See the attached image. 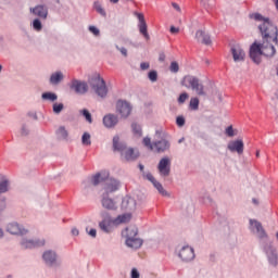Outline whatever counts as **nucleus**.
Here are the masks:
<instances>
[{
  "label": "nucleus",
  "mask_w": 278,
  "mask_h": 278,
  "mask_svg": "<svg viewBox=\"0 0 278 278\" xmlns=\"http://www.w3.org/2000/svg\"><path fill=\"white\" fill-rule=\"evenodd\" d=\"M250 18L256 21L257 23H262L258 26L261 31V36L264 40H275L277 42V26L270 22V18L262 16L261 13H251Z\"/></svg>",
  "instance_id": "obj_1"
},
{
  "label": "nucleus",
  "mask_w": 278,
  "mask_h": 278,
  "mask_svg": "<svg viewBox=\"0 0 278 278\" xmlns=\"http://www.w3.org/2000/svg\"><path fill=\"white\" fill-rule=\"evenodd\" d=\"M155 138L156 139L153 141V151L155 153H166V151H170V135H168V132L156 129Z\"/></svg>",
  "instance_id": "obj_2"
},
{
  "label": "nucleus",
  "mask_w": 278,
  "mask_h": 278,
  "mask_svg": "<svg viewBox=\"0 0 278 278\" xmlns=\"http://www.w3.org/2000/svg\"><path fill=\"white\" fill-rule=\"evenodd\" d=\"M89 86L100 99H105L108 97V85L105 84V79L101 77V75L96 74L89 79Z\"/></svg>",
  "instance_id": "obj_3"
},
{
  "label": "nucleus",
  "mask_w": 278,
  "mask_h": 278,
  "mask_svg": "<svg viewBox=\"0 0 278 278\" xmlns=\"http://www.w3.org/2000/svg\"><path fill=\"white\" fill-rule=\"evenodd\" d=\"M181 86L185 88L191 89L200 97L205 96V90L203 84L197 78V76L187 75L181 80Z\"/></svg>",
  "instance_id": "obj_4"
},
{
  "label": "nucleus",
  "mask_w": 278,
  "mask_h": 278,
  "mask_svg": "<svg viewBox=\"0 0 278 278\" xmlns=\"http://www.w3.org/2000/svg\"><path fill=\"white\" fill-rule=\"evenodd\" d=\"M263 251L266 254L269 266H271L273 268H277L278 266L277 249H275V247H273L271 243H265L263 245Z\"/></svg>",
  "instance_id": "obj_5"
},
{
  "label": "nucleus",
  "mask_w": 278,
  "mask_h": 278,
  "mask_svg": "<svg viewBox=\"0 0 278 278\" xmlns=\"http://www.w3.org/2000/svg\"><path fill=\"white\" fill-rule=\"evenodd\" d=\"M250 230L252 233H255L260 240H266L268 239V235L266 233V230L264 229V226H262V223L257 219H250Z\"/></svg>",
  "instance_id": "obj_6"
},
{
  "label": "nucleus",
  "mask_w": 278,
  "mask_h": 278,
  "mask_svg": "<svg viewBox=\"0 0 278 278\" xmlns=\"http://www.w3.org/2000/svg\"><path fill=\"white\" fill-rule=\"evenodd\" d=\"M270 42H274L278 47V28H277V41L274 39L266 40L263 38L262 47H263V55H265V58H275V53H277L275 46Z\"/></svg>",
  "instance_id": "obj_7"
},
{
  "label": "nucleus",
  "mask_w": 278,
  "mask_h": 278,
  "mask_svg": "<svg viewBox=\"0 0 278 278\" xmlns=\"http://www.w3.org/2000/svg\"><path fill=\"white\" fill-rule=\"evenodd\" d=\"M42 260L46 266H49L50 268L60 266V262L58 261V252L54 250H46L42 254Z\"/></svg>",
  "instance_id": "obj_8"
},
{
  "label": "nucleus",
  "mask_w": 278,
  "mask_h": 278,
  "mask_svg": "<svg viewBox=\"0 0 278 278\" xmlns=\"http://www.w3.org/2000/svg\"><path fill=\"white\" fill-rule=\"evenodd\" d=\"M131 104L126 100H118L116 102V112L122 118H129L131 115Z\"/></svg>",
  "instance_id": "obj_9"
},
{
  "label": "nucleus",
  "mask_w": 278,
  "mask_h": 278,
  "mask_svg": "<svg viewBox=\"0 0 278 278\" xmlns=\"http://www.w3.org/2000/svg\"><path fill=\"white\" fill-rule=\"evenodd\" d=\"M264 50L262 43L254 42L250 47V58L255 64H261Z\"/></svg>",
  "instance_id": "obj_10"
},
{
  "label": "nucleus",
  "mask_w": 278,
  "mask_h": 278,
  "mask_svg": "<svg viewBox=\"0 0 278 278\" xmlns=\"http://www.w3.org/2000/svg\"><path fill=\"white\" fill-rule=\"evenodd\" d=\"M68 86L76 94H86V92H88V83L84 80L74 78Z\"/></svg>",
  "instance_id": "obj_11"
},
{
  "label": "nucleus",
  "mask_w": 278,
  "mask_h": 278,
  "mask_svg": "<svg viewBox=\"0 0 278 278\" xmlns=\"http://www.w3.org/2000/svg\"><path fill=\"white\" fill-rule=\"evenodd\" d=\"M170 157L164 156L157 164V170L160 177H168L170 175Z\"/></svg>",
  "instance_id": "obj_12"
},
{
  "label": "nucleus",
  "mask_w": 278,
  "mask_h": 278,
  "mask_svg": "<svg viewBox=\"0 0 278 278\" xmlns=\"http://www.w3.org/2000/svg\"><path fill=\"white\" fill-rule=\"evenodd\" d=\"M230 53L232 55L233 62H244L247 53L240 43H233L230 46Z\"/></svg>",
  "instance_id": "obj_13"
},
{
  "label": "nucleus",
  "mask_w": 278,
  "mask_h": 278,
  "mask_svg": "<svg viewBox=\"0 0 278 278\" xmlns=\"http://www.w3.org/2000/svg\"><path fill=\"white\" fill-rule=\"evenodd\" d=\"M143 179L152 182L153 187L157 190L159 193L162 194V197H170V194H168V191H166V189H164V186H162V182L157 181L155 177H153V174H143Z\"/></svg>",
  "instance_id": "obj_14"
},
{
  "label": "nucleus",
  "mask_w": 278,
  "mask_h": 278,
  "mask_svg": "<svg viewBox=\"0 0 278 278\" xmlns=\"http://www.w3.org/2000/svg\"><path fill=\"white\" fill-rule=\"evenodd\" d=\"M143 179L152 182L153 187L157 190L159 193L162 194V197H170V194H168V191H166V189H164V186H162V182L157 181L155 177H153V174H143Z\"/></svg>",
  "instance_id": "obj_15"
},
{
  "label": "nucleus",
  "mask_w": 278,
  "mask_h": 278,
  "mask_svg": "<svg viewBox=\"0 0 278 278\" xmlns=\"http://www.w3.org/2000/svg\"><path fill=\"white\" fill-rule=\"evenodd\" d=\"M143 179L152 182L153 187L157 190L159 193L162 194V197H170V194H168V191H166V189H164V186H162V182L157 181L155 177H153V174H143Z\"/></svg>",
  "instance_id": "obj_16"
},
{
  "label": "nucleus",
  "mask_w": 278,
  "mask_h": 278,
  "mask_svg": "<svg viewBox=\"0 0 278 278\" xmlns=\"http://www.w3.org/2000/svg\"><path fill=\"white\" fill-rule=\"evenodd\" d=\"M178 257H180L182 262H192V260H194V249L190 245L182 247L178 253Z\"/></svg>",
  "instance_id": "obj_17"
},
{
  "label": "nucleus",
  "mask_w": 278,
  "mask_h": 278,
  "mask_svg": "<svg viewBox=\"0 0 278 278\" xmlns=\"http://www.w3.org/2000/svg\"><path fill=\"white\" fill-rule=\"evenodd\" d=\"M227 149L231 153L242 155V153H244V141H242V139L232 140L228 143Z\"/></svg>",
  "instance_id": "obj_18"
},
{
  "label": "nucleus",
  "mask_w": 278,
  "mask_h": 278,
  "mask_svg": "<svg viewBox=\"0 0 278 278\" xmlns=\"http://www.w3.org/2000/svg\"><path fill=\"white\" fill-rule=\"evenodd\" d=\"M135 14L139 21L138 23L139 33L142 34L146 40H151V36H149V31L147 29V22L144 21V14L142 13H135Z\"/></svg>",
  "instance_id": "obj_19"
},
{
  "label": "nucleus",
  "mask_w": 278,
  "mask_h": 278,
  "mask_svg": "<svg viewBox=\"0 0 278 278\" xmlns=\"http://www.w3.org/2000/svg\"><path fill=\"white\" fill-rule=\"evenodd\" d=\"M102 123L106 129H114L118 125V116L116 114L109 113L103 116Z\"/></svg>",
  "instance_id": "obj_20"
},
{
  "label": "nucleus",
  "mask_w": 278,
  "mask_h": 278,
  "mask_svg": "<svg viewBox=\"0 0 278 278\" xmlns=\"http://www.w3.org/2000/svg\"><path fill=\"white\" fill-rule=\"evenodd\" d=\"M121 188V180L115 179V178H109L105 181V186H104V193H112V192H116V190H119Z\"/></svg>",
  "instance_id": "obj_21"
},
{
  "label": "nucleus",
  "mask_w": 278,
  "mask_h": 278,
  "mask_svg": "<svg viewBox=\"0 0 278 278\" xmlns=\"http://www.w3.org/2000/svg\"><path fill=\"white\" fill-rule=\"evenodd\" d=\"M101 203L104 210H117L116 201L110 198V193H102Z\"/></svg>",
  "instance_id": "obj_22"
},
{
  "label": "nucleus",
  "mask_w": 278,
  "mask_h": 278,
  "mask_svg": "<svg viewBox=\"0 0 278 278\" xmlns=\"http://www.w3.org/2000/svg\"><path fill=\"white\" fill-rule=\"evenodd\" d=\"M62 81H64V73L62 71H56L50 75V86H60Z\"/></svg>",
  "instance_id": "obj_23"
},
{
  "label": "nucleus",
  "mask_w": 278,
  "mask_h": 278,
  "mask_svg": "<svg viewBox=\"0 0 278 278\" xmlns=\"http://www.w3.org/2000/svg\"><path fill=\"white\" fill-rule=\"evenodd\" d=\"M195 39L198 40V42L206 45V47H210V45H212V37L210 36V34H206L203 30H197Z\"/></svg>",
  "instance_id": "obj_24"
},
{
  "label": "nucleus",
  "mask_w": 278,
  "mask_h": 278,
  "mask_svg": "<svg viewBox=\"0 0 278 278\" xmlns=\"http://www.w3.org/2000/svg\"><path fill=\"white\" fill-rule=\"evenodd\" d=\"M122 210H126L127 212H134V210H136V199L131 197H125L122 200Z\"/></svg>",
  "instance_id": "obj_25"
},
{
  "label": "nucleus",
  "mask_w": 278,
  "mask_h": 278,
  "mask_svg": "<svg viewBox=\"0 0 278 278\" xmlns=\"http://www.w3.org/2000/svg\"><path fill=\"white\" fill-rule=\"evenodd\" d=\"M122 160L126 162H136L138 160V152L134 148H127L123 154H121Z\"/></svg>",
  "instance_id": "obj_26"
},
{
  "label": "nucleus",
  "mask_w": 278,
  "mask_h": 278,
  "mask_svg": "<svg viewBox=\"0 0 278 278\" xmlns=\"http://www.w3.org/2000/svg\"><path fill=\"white\" fill-rule=\"evenodd\" d=\"M7 230L9 231V233H12L13 236H25V233H27V230H25V228H22L16 223L9 224Z\"/></svg>",
  "instance_id": "obj_27"
},
{
  "label": "nucleus",
  "mask_w": 278,
  "mask_h": 278,
  "mask_svg": "<svg viewBox=\"0 0 278 278\" xmlns=\"http://www.w3.org/2000/svg\"><path fill=\"white\" fill-rule=\"evenodd\" d=\"M126 149H127V143H125V141H121V137L114 136L113 137V150L117 151L122 155Z\"/></svg>",
  "instance_id": "obj_28"
},
{
  "label": "nucleus",
  "mask_w": 278,
  "mask_h": 278,
  "mask_svg": "<svg viewBox=\"0 0 278 278\" xmlns=\"http://www.w3.org/2000/svg\"><path fill=\"white\" fill-rule=\"evenodd\" d=\"M114 219H112V217H105L104 219H102L99 223V227L101 229V231H103L104 233H112V225H114L112 222Z\"/></svg>",
  "instance_id": "obj_29"
},
{
  "label": "nucleus",
  "mask_w": 278,
  "mask_h": 278,
  "mask_svg": "<svg viewBox=\"0 0 278 278\" xmlns=\"http://www.w3.org/2000/svg\"><path fill=\"white\" fill-rule=\"evenodd\" d=\"M36 16H38V18H40L41 21H47V17L49 16V7L45 4L37 5Z\"/></svg>",
  "instance_id": "obj_30"
},
{
  "label": "nucleus",
  "mask_w": 278,
  "mask_h": 278,
  "mask_svg": "<svg viewBox=\"0 0 278 278\" xmlns=\"http://www.w3.org/2000/svg\"><path fill=\"white\" fill-rule=\"evenodd\" d=\"M122 236L126 238V240L129 238H138V228L134 226L127 227L122 231Z\"/></svg>",
  "instance_id": "obj_31"
},
{
  "label": "nucleus",
  "mask_w": 278,
  "mask_h": 278,
  "mask_svg": "<svg viewBox=\"0 0 278 278\" xmlns=\"http://www.w3.org/2000/svg\"><path fill=\"white\" fill-rule=\"evenodd\" d=\"M126 245L129 249H140L142 247V239L135 237L126 239Z\"/></svg>",
  "instance_id": "obj_32"
},
{
  "label": "nucleus",
  "mask_w": 278,
  "mask_h": 278,
  "mask_svg": "<svg viewBox=\"0 0 278 278\" xmlns=\"http://www.w3.org/2000/svg\"><path fill=\"white\" fill-rule=\"evenodd\" d=\"M131 220V214H123L118 215L116 218L112 220L113 225H123V223H129Z\"/></svg>",
  "instance_id": "obj_33"
},
{
  "label": "nucleus",
  "mask_w": 278,
  "mask_h": 278,
  "mask_svg": "<svg viewBox=\"0 0 278 278\" xmlns=\"http://www.w3.org/2000/svg\"><path fill=\"white\" fill-rule=\"evenodd\" d=\"M55 134L59 140H68V130H66V127L60 126Z\"/></svg>",
  "instance_id": "obj_34"
},
{
  "label": "nucleus",
  "mask_w": 278,
  "mask_h": 278,
  "mask_svg": "<svg viewBox=\"0 0 278 278\" xmlns=\"http://www.w3.org/2000/svg\"><path fill=\"white\" fill-rule=\"evenodd\" d=\"M41 99L43 101H51L53 103L54 101H58V94L51 91H47L41 94Z\"/></svg>",
  "instance_id": "obj_35"
},
{
  "label": "nucleus",
  "mask_w": 278,
  "mask_h": 278,
  "mask_svg": "<svg viewBox=\"0 0 278 278\" xmlns=\"http://www.w3.org/2000/svg\"><path fill=\"white\" fill-rule=\"evenodd\" d=\"M21 247L22 249H34L36 247V242L31 239H23Z\"/></svg>",
  "instance_id": "obj_36"
},
{
  "label": "nucleus",
  "mask_w": 278,
  "mask_h": 278,
  "mask_svg": "<svg viewBox=\"0 0 278 278\" xmlns=\"http://www.w3.org/2000/svg\"><path fill=\"white\" fill-rule=\"evenodd\" d=\"M131 129L135 136H138V138H142V126H140L138 123H132Z\"/></svg>",
  "instance_id": "obj_37"
},
{
  "label": "nucleus",
  "mask_w": 278,
  "mask_h": 278,
  "mask_svg": "<svg viewBox=\"0 0 278 278\" xmlns=\"http://www.w3.org/2000/svg\"><path fill=\"white\" fill-rule=\"evenodd\" d=\"M79 114L84 116L87 123H92V114H90V111H88L87 109H83L79 111Z\"/></svg>",
  "instance_id": "obj_38"
},
{
  "label": "nucleus",
  "mask_w": 278,
  "mask_h": 278,
  "mask_svg": "<svg viewBox=\"0 0 278 278\" xmlns=\"http://www.w3.org/2000/svg\"><path fill=\"white\" fill-rule=\"evenodd\" d=\"M10 190V181L2 180L0 181V194H3Z\"/></svg>",
  "instance_id": "obj_39"
},
{
  "label": "nucleus",
  "mask_w": 278,
  "mask_h": 278,
  "mask_svg": "<svg viewBox=\"0 0 278 278\" xmlns=\"http://www.w3.org/2000/svg\"><path fill=\"white\" fill-rule=\"evenodd\" d=\"M81 142L85 147H90L92 144V141L90 140V135L88 132H84L81 137Z\"/></svg>",
  "instance_id": "obj_40"
},
{
  "label": "nucleus",
  "mask_w": 278,
  "mask_h": 278,
  "mask_svg": "<svg viewBox=\"0 0 278 278\" xmlns=\"http://www.w3.org/2000/svg\"><path fill=\"white\" fill-rule=\"evenodd\" d=\"M62 110H64V103H54L52 105V111L55 113V114H61L62 113Z\"/></svg>",
  "instance_id": "obj_41"
},
{
  "label": "nucleus",
  "mask_w": 278,
  "mask_h": 278,
  "mask_svg": "<svg viewBox=\"0 0 278 278\" xmlns=\"http://www.w3.org/2000/svg\"><path fill=\"white\" fill-rule=\"evenodd\" d=\"M148 79H150V81H152V84H155V81H157V71L152 70L148 73Z\"/></svg>",
  "instance_id": "obj_42"
},
{
  "label": "nucleus",
  "mask_w": 278,
  "mask_h": 278,
  "mask_svg": "<svg viewBox=\"0 0 278 278\" xmlns=\"http://www.w3.org/2000/svg\"><path fill=\"white\" fill-rule=\"evenodd\" d=\"M142 143L147 147V149H149L150 151H153L154 146H153V142H151V138L149 137L143 138Z\"/></svg>",
  "instance_id": "obj_43"
},
{
  "label": "nucleus",
  "mask_w": 278,
  "mask_h": 278,
  "mask_svg": "<svg viewBox=\"0 0 278 278\" xmlns=\"http://www.w3.org/2000/svg\"><path fill=\"white\" fill-rule=\"evenodd\" d=\"M91 184L93 186H99V184H101V174H96L91 177Z\"/></svg>",
  "instance_id": "obj_44"
},
{
  "label": "nucleus",
  "mask_w": 278,
  "mask_h": 278,
  "mask_svg": "<svg viewBox=\"0 0 278 278\" xmlns=\"http://www.w3.org/2000/svg\"><path fill=\"white\" fill-rule=\"evenodd\" d=\"M189 97L190 96L187 92L180 93V96L178 97L179 105H184V103H186V100L189 99Z\"/></svg>",
  "instance_id": "obj_45"
},
{
  "label": "nucleus",
  "mask_w": 278,
  "mask_h": 278,
  "mask_svg": "<svg viewBox=\"0 0 278 278\" xmlns=\"http://www.w3.org/2000/svg\"><path fill=\"white\" fill-rule=\"evenodd\" d=\"M225 134L228 138H233V136H236V130L233 129V126H228L225 129Z\"/></svg>",
  "instance_id": "obj_46"
},
{
  "label": "nucleus",
  "mask_w": 278,
  "mask_h": 278,
  "mask_svg": "<svg viewBox=\"0 0 278 278\" xmlns=\"http://www.w3.org/2000/svg\"><path fill=\"white\" fill-rule=\"evenodd\" d=\"M94 9L98 12V14H100L101 16L108 15V13H105V10L103 9V7H101V4L94 3Z\"/></svg>",
  "instance_id": "obj_47"
},
{
  "label": "nucleus",
  "mask_w": 278,
  "mask_h": 278,
  "mask_svg": "<svg viewBox=\"0 0 278 278\" xmlns=\"http://www.w3.org/2000/svg\"><path fill=\"white\" fill-rule=\"evenodd\" d=\"M189 105L192 110H199V98H191Z\"/></svg>",
  "instance_id": "obj_48"
},
{
  "label": "nucleus",
  "mask_w": 278,
  "mask_h": 278,
  "mask_svg": "<svg viewBox=\"0 0 278 278\" xmlns=\"http://www.w3.org/2000/svg\"><path fill=\"white\" fill-rule=\"evenodd\" d=\"M170 73H179V63L176 61L172 62L169 65Z\"/></svg>",
  "instance_id": "obj_49"
},
{
  "label": "nucleus",
  "mask_w": 278,
  "mask_h": 278,
  "mask_svg": "<svg viewBox=\"0 0 278 278\" xmlns=\"http://www.w3.org/2000/svg\"><path fill=\"white\" fill-rule=\"evenodd\" d=\"M176 125L178 127H184V125H186V117H184L182 115L177 116L176 117Z\"/></svg>",
  "instance_id": "obj_50"
},
{
  "label": "nucleus",
  "mask_w": 278,
  "mask_h": 278,
  "mask_svg": "<svg viewBox=\"0 0 278 278\" xmlns=\"http://www.w3.org/2000/svg\"><path fill=\"white\" fill-rule=\"evenodd\" d=\"M88 30L90 34H93V36H101V30L97 26H89Z\"/></svg>",
  "instance_id": "obj_51"
},
{
  "label": "nucleus",
  "mask_w": 278,
  "mask_h": 278,
  "mask_svg": "<svg viewBox=\"0 0 278 278\" xmlns=\"http://www.w3.org/2000/svg\"><path fill=\"white\" fill-rule=\"evenodd\" d=\"M115 48L117 49L118 52L122 53V55H124V58H127V50L125 47L115 46Z\"/></svg>",
  "instance_id": "obj_52"
},
{
  "label": "nucleus",
  "mask_w": 278,
  "mask_h": 278,
  "mask_svg": "<svg viewBox=\"0 0 278 278\" xmlns=\"http://www.w3.org/2000/svg\"><path fill=\"white\" fill-rule=\"evenodd\" d=\"M130 276L131 278H140V271H138L136 268H132Z\"/></svg>",
  "instance_id": "obj_53"
},
{
  "label": "nucleus",
  "mask_w": 278,
  "mask_h": 278,
  "mask_svg": "<svg viewBox=\"0 0 278 278\" xmlns=\"http://www.w3.org/2000/svg\"><path fill=\"white\" fill-rule=\"evenodd\" d=\"M42 30V22L40 18L36 20V31H41Z\"/></svg>",
  "instance_id": "obj_54"
},
{
  "label": "nucleus",
  "mask_w": 278,
  "mask_h": 278,
  "mask_svg": "<svg viewBox=\"0 0 278 278\" xmlns=\"http://www.w3.org/2000/svg\"><path fill=\"white\" fill-rule=\"evenodd\" d=\"M150 64H149V62H142V63H140V68H141V71H148V68H150Z\"/></svg>",
  "instance_id": "obj_55"
},
{
  "label": "nucleus",
  "mask_w": 278,
  "mask_h": 278,
  "mask_svg": "<svg viewBox=\"0 0 278 278\" xmlns=\"http://www.w3.org/2000/svg\"><path fill=\"white\" fill-rule=\"evenodd\" d=\"M88 236H90L91 238H97V229L91 228V229L88 231Z\"/></svg>",
  "instance_id": "obj_56"
},
{
  "label": "nucleus",
  "mask_w": 278,
  "mask_h": 278,
  "mask_svg": "<svg viewBox=\"0 0 278 278\" xmlns=\"http://www.w3.org/2000/svg\"><path fill=\"white\" fill-rule=\"evenodd\" d=\"M46 241L45 239H37L36 240V247H45Z\"/></svg>",
  "instance_id": "obj_57"
},
{
  "label": "nucleus",
  "mask_w": 278,
  "mask_h": 278,
  "mask_svg": "<svg viewBox=\"0 0 278 278\" xmlns=\"http://www.w3.org/2000/svg\"><path fill=\"white\" fill-rule=\"evenodd\" d=\"M166 61V54L164 52L159 53V62H165Z\"/></svg>",
  "instance_id": "obj_58"
},
{
  "label": "nucleus",
  "mask_w": 278,
  "mask_h": 278,
  "mask_svg": "<svg viewBox=\"0 0 278 278\" xmlns=\"http://www.w3.org/2000/svg\"><path fill=\"white\" fill-rule=\"evenodd\" d=\"M139 170H140L142 177H144V175L151 173V172H144V165H142V164H139Z\"/></svg>",
  "instance_id": "obj_59"
},
{
  "label": "nucleus",
  "mask_w": 278,
  "mask_h": 278,
  "mask_svg": "<svg viewBox=\"0 0 278 278\" xmlns=\"http://www.w3.org/2000/svg\"><path fill=\"white\" fill-rule=\"evenodd\" d=\"M169 31H170V34H179V28H177L175 26H170Z\"/></svg>",
  "instance_id": "obj_60"
},
{
  "label": "nucleus",
  "mask_w": 278,
  "mask_h": 278,
  "mask_svg": "<svg viewBox=\"0 0 278 278\" xmlns=\"http://www.w3.org/2000/svg\"><path fill=\"white\" fill-rule=\"evenodd\" d=\"M174 10H176L177 12H181V8L179 7V4H177L176 2L172 3Z\"/></svg>",
  "instance_id": "obj_61"
},
{
  "label": "nucleus",
  "mask_w": 278,
  "mask_h": 278,
  "mask_svg": "<svg viewBox=\"0 0 278 278\" xmlns=\"http://www.w3.org/2000/svg\"><path fill=\"white\" fill-rule=\"evenodd\" d=\"M72 236H79V229L72 228Z\"/></svg>",
  "instance_id": "obj_62"
},
{
  "label": "nucleus",
  "mask_w": 278,
  "mask_h": 278,
  "mask_svg": "<svg viewBox=\"0 0 278 278\" xmlns=\"http://www.w3.org/2000/svg\"><path fill=\"white\" fill-rule=\"evenodd\" d=\"M27 131H28L27 127H23L22 128V136H27Z\"/></svg>",
  "instance_id": "obj_63"
},
{
  "label": "nucleus",
  "mask_w": 278,
  "mask_h": 278,
  "mask_svg": "<svg viewBox=\"0 0 278 278\" xmlns=\"http://www.w3.org/2000/svg\"><path fill=\"white\" fill-rule=\"evenodd\" d=\"M273 1H274L275 5H276V10L278 12V0H273Z\"/></svg>",
  "instance_id": "obj_64"
}]
</instances>
